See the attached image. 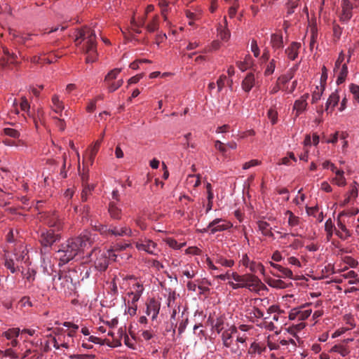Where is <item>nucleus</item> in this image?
I'll return each instance as SVG.
<instances>
[{"label":"nucleus","mask_w":359,"mask_h":359,"mask_svg":"<svg viewBox=\"0 0 359 359\" xmlns=\"http://www.w3.org/2000/svg\"><path fill=\"white\" fill-rule=\"evenodd\" d=\"M95 238V234L85 230L79 236L66 241L57 250L60 262L65 264L76 257H84V251L92 245Z\"/></svg>","instance_id":"obj_1"},{"label":"nucleus","mask_w":359,"mask_h":359,"mask_svg":"<svg viewBox=\"0 0 359 359\" xmlns=\"http://www.w3.org/2000/svg\"><path fill=\"white\" fill-rule=\"evenodd\" d=\"M75 42L80 44L83 42L82 51L86 55L87 63L94 62L97 58L96 34L94 30L89 27H84L77 30Z\"/></svg>","instance_id":"obj_2"},{"label":"nucleus","mask_w":359,"mask_h":359,"mask_svg":"<svg viewBox=\"0 0 359 359\" xmlns=\"http://www.w3.org/2000/svg\"><path fill=\"white\" fill-rule=\"evenodd\" d=\"M77 280V271L74 269L60 271L52 278L53 288L67 296L75 292Z\"/></svg>","instance_id":"obj_3"},{"label":"nucleus","mask_w":359,"mask_h":359,"mask_svg":"<svg viewBox=\"0 0 359 359\" xmlns=\"http://www.w3.org/2000/svg\"><path fill=\"white\" fill-rule=\"evenodd\" d=\"M4 266L11 273L20 271L23 264H29V256L26 248L20 244L13 252H6L4 256Z\"/></svg>","instance_id":"obj_4"},{"label":"nucleus","mask_w":359,"mask_h":359,"mask_svg":"<svg viewBox=\"0 0 359 359\" xmlns=\"http://www.w3.org/2000/svg\"><path fill=\"white\" fill-rule=\"evenodd\" d=\"M94 229L107 238L109 237H132L134 233L131 228L126 224H111L110 226L103 225L99 223L91 224Z\"/></svg>","instance_id":"obj_5"},{"label":"nucleus","mask_w":359,"mask_h":359,"mask_svg":"<svg viewBox=\"0 0 359 359\" xmlns=\"http://www.w3.org/2000/svg\"><path fill=\"white\" fill-rule=\"evenodd\" d=\"M86 257L90 262H94L95 268L99 271H105L108 267L107 253L99 248H95L90 253H86Z\"/></svg>","instance_id":"obj_6"},{"label":"nucleus","mask_w":359,"mask_h":359,"mask_svg":"<svg viewBox=\"0 0 359 359\" xmlns=\"http://www.w3.org/2000/svg\"><path fill=\"white\" fill-rule=\"evenodd\" d=\"M232 226L233 224L230 222L222 218H216L210 222L207 227L202 230V232H209L210 234H215L217 232L228 230Z\"/></svg>","instance_id":"obj_7"},{"label":"nucleus","mask_w":359,"mask_h":359,"mask_svg":"<svg viewBox=\"0 0 359 359\" xmlns=\"http://www.w3.org/2000/svg\"><path fill=\"white\" fill-rule=\"evenodd\" d=\"M135 248L140 251H144L151 255H158L159 250L157 244L152 240L144 238H140L134 242Z\"/></svg>","instance_id":"obj_8"},{"label":"nucleus","mask_w":359,"mask_h":359,"mask_svg":"<svg viewBox=\"0 0 359 359\" xmlns=\"http://www.w3.org/2000/svg\"><path fill=\"white\" fill-rule=\"evenodd\" d=\"M249 337L246 333H240L236 336L235 343H233L231 352L241 357L243 355V352L248 347Z\"/></svg>","instance_id":"obj_9"},{"label":"nucleus","mask_w":359,"mask_h":359,"mask_svg":"<svg viewBox=\"0 0 359 359\" xmlns=\"http://www.w3.org/2000/svg\"><path fill=\"white\" fill-rule=\"evenodd\" d=\"M312 313V309L309 305H304L300 307L292 309L288 316L291 320L304 321L307 319Z\"/></svg>","instance_id":"obj_10"},{"label":"nucleus","mask_w":359,"mask_h":359,"mask_svg":"<svg viewBox=\"0 0 359 359\" xmlns=\"http://www.w3.org/2000/svg\"><path fill=\"white\" fill-rule=\"evenodd\" d=\"M241 265L248 269L249 271L253 273H260L264 275V267L260 263L251 259L247 254H243L240 260Z\"/></svg>","instance_id":"obj_11"},{"label":"nucleus","mask_w":359,"mask_h":359,"mask_svg":"<svg viewBox=\"0 0 359 359\" xmlns=\"http://www.w3.org/2000/svg\"><path fill=\"white\" fill-rule=\"evenodd\" d=\"M270 319L273 321L277 327L280 330L287 323V317L283 311H280L278 306H271L269 309Z\"/></svg>","instance_id":"obj_12"},{"label":"nucleus","mask_w":359,"mask_h":359,"mask_svg":"<svg viewBox=\"0 0 359 359\" xmlns=\"http://www.w3.org/2000/svg\"><path fill=\"white\" fill-rule=\"evenodd\" d=\"M345 215H346V212L344 211L339 213L337 220V228H335L336 235L343 241H345L351 236L350 231L346 226L345 220L342 219Z\"/></svg>","instance_id":"obj_13"},{"label":"nucleus","mask_w":359,"mask_h":359,"mask_svg":"<svg viewBox=\"0 0 359 359\" xmlns=\"http://www.w3.org/2000/svg\"><path fill=\"white\" fill-rule=\"evenodd\" d=\"M244 288H247L251 292L259 293L261 290H265L266 286L256 276L247 275Z\"/></svg>","instance_id":"obj_14"},{"label":"nucleus","mask_w":359,"mask_h":359,"mask_svg":"<svg viewBox=\"0 0 359 359\" xmlns=\"http://www.w3.org/2000/svg\"><path fill=\"white\" fill-rule=\"evenodd\" d=\"M284 219L287 220V226L291 229H294V232L291 233L292 236H301L298 232L297 227L301 224L300 218L295 215L291 210H287L284 212Z\"/></svg>","instance_id":"obj_15"},{"label":"nucleus","mask_w":359,"mask_h":359,"mask_svg":"<svg viewBox=\"0 0 359 359\" xmlns=\"http://www.w3.org/2000/svg\"><path fill=\"white\" fill-rule=\"evenodd\" d=\"M161 309V302L154 298H151L146 304V314L151 317L152 321L156 320Z\"/></svg>","instance_id":"obj_16"},{"label":"nucleus","mask_w":359,"mask_h":359,"mask_svg":"<svg viewBox=\"0 0 359 359\" xmlns=\"http://www.w3.org/2000/svg\"><path fill=\"white\" fill-rule=\"evenodd\" d=\"M59 238V234L55 233L53 230L43 231L41 233L39 241L43 246L49 247Z\"/></svg>","instance_id":"obj_17"},{"label":"nucleus","mask_w":359,"mask_h":359,"mask_svg":"<svg viewBox=\"0 0 359 359\" xmlns=\"http://www.w3.org/2000/svg\"><path fill=\"white\" fill-rule=\"evenodd\" d=\"M259 81L257 80L255 75L249 72L246 74L241 82V88L245 93H250L253 87L258 86Z\"/></svg>","instance_id":"obj_18"},{"label":"nucleus","mask_w":359,"mask_h":359,"mask_svg":"<svg viewBox=\"0 0 359 359\" xmlns=\"http://www.w3.org/2000/svg\"><path fill=\"white\" fill-rule=\"evenodd\" d=\"M309 97V94L305 93L294 101L292 109L296 117L299 116L302 113L306 110L308 105L307 100Z\"/></svg>","instance_id":"obj_19"},{"label":"nucleus","mask_w":359,"mask_h":359,"mask_svg":"<svg viewBox=\"0 0 359 359\" xmlns=\"http://www.w3.org/2000/svg\"><path fill=\"white\" fill-rule=\"evenodd\" d=\"M341 14L340 20L342 22H347L352 18L353 5L348 0H344L341 4Z\"/></svg>","instance_id":"obj_20"},{"label":"nucleus","mask_w":359,"mask_h":359,"mask_svg":"<svg viewBox=\"0 0 359 359\" xmlns=\"http://www.w3.org/2000/svg\"><path fill=\"white\" fill-rule=\"evenodd\" d=\"M238 330L236 327L232 328L231 330L225 331L222 333V339L223 341V344L225 347L231 349V347L233 344V339L238 334Z\"/></svg>","instance_id":"obj_21"},{"label":"nucleus","mask_w":359,"mask_h":359,"mask_svg":"<svg viewBox=\"0 0 359 359\" xmlns=\"http://www.w3.org/2000/svg\"><path fill=\"white\" fill-rule=\"evenodd\" d=\"M46 223L50 227H53L57 231L62 228V222L58 215L55 212L50 214L46 217Z\"/></svg>","instance_id":"obj_22"},{"label":"nucleus","mask_w":359,"mask_h":359,"mask_svg":"<svg viewBox=\"0 0 359 359\" xmlns=\"http://www.w3.org/2000/svg\"><path fill=\"white\" fill-rule=\"evenodd\" d=\"M20 332V330L19 328H11L4 332L3 333V335L8 340H11V345L13 347H15L18 344V341H17L16 338L19 336Z\"/></svg>","instance_id":"obj_23"},{"label":"nucleus","mask_w":359,"mask_h":359,"mask_svg":"<svg viewBox=\"0 0 359 359\" xmlns=\"http://www.w3.org/2000/svg\"><path fill=\"white\" fill-rule=\"evenodd\" d=\"M257 226L259 231L264 236L274 238V235L271 231V227L269 224L264 220L257 222Z\"/></svg>","instance_id":"obj_24"},{"label":"nucleus","mask_w":359,"mask_h":359,"mask_svg":"<svg viewBox=\"0 0 359 359\" xmlns=\"http://www.w3.org/2000/svg\"><path fill=\"white\" fill-rule=\"evenodd\" d=\"M300 47L301 44L299 43L292 42L285 50V53L290 60H294L297 57Z\"/></svg>","instance_id":"obj_25"},{"label":"nucleus","mask_w":359,"mask_h":359,"mask_svg":"<svg viewBox=\"0 0 359 359\" xmlns=\"http://www.w3.org/2000/svg\"><path fill=\"white\" fill-rule=\"evenodd\" d=\"M270 43L275 50L281 49L283 47V39L282 34H272L271 36Z\"/></svg>","instance_id":"obj_26"},{"label":"nucleus","mask_w":359,"mask_h":359,"mask_svg":"<svg viewBox=\"0 0 359 359\" xmlns=\"http://www.w3.org/2000/svg\"><path fill=\"white\" fill-rule=\"evenodd\" d=\"M339 98L340 97L337 91H334L331 93L325 104V111L327 113L330 112L329 110L330 108L332 109L338 104Z\"/></svg>","instance_id":"obj_27"},{"label":"nucleus","mask_w":359,"mask_h":359,"mask_svg":"<svg viewBox=\"0 0 359 359\" xmlns=\"http://www.w3.org/2000/svg\"><path fill=\"white\" fill-rule=\"evenodd\" d=\"M226 19L224 18V25L220 24L217 27V36L223 41H227L230 37V32L226 28Z\"/></svg>","instance_id":"obj_28"},{"label":"nucleus","mask_w":359,"mask_h":359,"mask_svg":"<svg viewBox=\"0 0 359 359\" xmlns=\"http://www.w3.org/2000/svg\"><path fill=\"white\" fill-rule=\"evenodd\" d=\"M214 261L216 264L226 268H231L234 265V261L233 259H226L220 255H216L214 257Z\"/></svg>","instance_id":"obj_29"},{"label":"nucleus","mask_w":359,"mask_h":359,"mask_svg":"<svg viewBox=\"0 0 359 359\" xmlns=\"http://www.w3.org/2000/svg\"><path fill=\"white\" fill-rule=\"evenodd\" d=\"M52 109L56 114H61L65 109L63 102L60 100L57 95H54L52 97Z\"/></svg>","instance_id":"obj_30"},{"label":"nucleus","mask_w":359,"mask_h":359,"mask_svg":"<svg viewBox=\"0 0 359 359\" xmlns=\"http://www.w3.org/2000/svg\"><path fill=\"white\" fill-rule=\"evenodd\" d=\"M109 212L111 217L114 219H120L121 217V210L116 203L111 201L109 205Z\"/></svg>","instance_id":"obj_31"},{"label":"nucleus","mask_w":359,"mask_h":359,"mask_svg":"<svg viewBox=\"0 0 359 359\" xmlns=\"http://www.w3.org/2000/svg\"><path fill=\"white\" fill-rule=\"evenodd\" d=\"M325 87L324 86L320 83V85L316 86L315 88L312 90V98L311 102L313 104L316 103L318 100H320L322 95L324 92Z\"/></svg>","instance_id":"obj_32"},{"label":"nucleus","mask_w":359,"mask_h":359,"mask_svg":"<svg viewBox=\"0 0 359 359\" xmlns=\"http://www.w3.org/2000/svg\"><path fill=\"white\" fill-rule=\"evenodd\" d=\"M347 64L348 63H346V62H344L337 72V78L336 82L338 85L341 84L346 80V78L348 73Z\"/></svg>","instance_id":"obj_33"},{"label":"nucleus","mask_w":359,"mask_h":359,"mask_svg":"<svg viewBox=\"0 0 359 359\" xmlns=\"http://www.w3.org/2000/svg\"><path fill=\"white\" fill-rule=\"evenodd\" d=\"M330 352L337 353L342 357H346L350 353V349L348 346L344 344H339L333 346L330 348Z\"/></svg>","instance_id":"obj_34"},{"label":"nucleus","mask_w":359,"mask_h":359,"mask_svg":"<svg viewBox=\"0 0 359 359\" xmlns=\"http://www.w3.org/2000/svg\"><path fill=\"white\" fill-rule=\"evenodd\" d=\"M276 271L277 273L275 275L277 276L278 277L290 279L293 278V273L292 270L282 265H280L278 269H276Z\"/></svg>","instance_id":"obj_35"},{"label":"nucleus","mask_w":359,"mask_h":359,"mask_svg":"<svg viewBox=\"0 0 359 359\" xmlns=\"http://www.w3.org/2000/svg\"><path fill=\"white\" fill-rule=\"evenodd\" d=\"M21 273L22 277L27 280L28 282H33L35 279L36 271L34 269L28 267L25 269L23 266L19 271Z\"/></svg>","instance_id":"obj_36"},{"label":"nucleus","mask_w":359,"mask_h":359,"mask_svg":"<svg viewBox=\"0 0 359 359\" xmlns=\"http://www.w3.org/2000/svg\"><path fill=\"white\" fill-rule=\"evenodd\" d=\"M341 276L345 279H348L349 284H359V278L354 271H348L341 274Z\"/></svg>","instance_id":"obj_37"},{"label":"nucleus","mask_w":359,"mask_h":359,"mask_svg":"<svg viewBox=\"0 0 359 359\" xmlns=\"http://www.w3.org/2000/svg\"><path fill=\"white\" fill-rule=\"evenodd\" d=\"M94 189H95L94 184H86L83 186V190L81 192L82 201H86L88 200L89 196L91 195Z\"/></svg>","instance_id":"obj_38"},{"label":"nucleus","mask_w":359,"mask_h":359,"mask_svg":"<svg viewBox=\"0 0 359 359\" xmlns=\"http://www.w3.org/2000/svg\"><path fill=\"white\" fill-rule=\"evenodd\" d=\"M146 29L149 32H154L158 28V16L154 15L151 21L146 25Z\"/></svg>","instance_id":"obj_39"},{"label":"nucleus","mask_w":359,"mask_h":359,"mask_svg":"<svg viewBox=\"0 0 359 359\" xmlns=\"http://www.w3.org/2000/svg\"><path fill=\"white\" fill-rule=\"evenodd\" d=\"M349 90L353 96V102L359 104V86L351 83L349 86Z\"/></svg>","instance_id":"obj_40"},{"label":"nucleus","mask_w":359,"mask_h":359,"mask_svg":"<svg viewBox=\"0 0 359 359\" xmlns=\"http://www.w3.org/2000/svg\"><path fill=\"white\" fill-rule=\"evenodd\" d=\"M121 72V68H115V69L111 70L106 75V76L104 78V81L105 82H109V81H114L115 79H117L118 75L120 74Z\"/></svg>","instance_id":"obj_41"},{"label":"nucleus","mask_w":359,"mask_h":359,"mask_svg":"<svg viewBox=\"0 0 359 359\" xmlns=\"http://www.w3.org/2000/svg\"><path fill=\"white\" fill-rule=\"evenodd\" d=\"M107 83V88L110 93L114 92L119 88L123 83V79H118L116 81H112Z\"/></svg>","instance_id":"obj_42"},{"label":"nucleus","mask_w":359,"mask_h":359,"mask_svg":"<svg viewBox=\"0 0 359 359\" xmlns=\"http://www.w3.org/2000/svg\"><path fill=\"white\" fill-rule=\"evenodd\" d=\"M165 242L169 247L175 250H180L186 245L185 243H178L176 240L172 238L165 239Z\"/></svg>","instance_id":"obj_43"},{"label":"nucleus","mask_w":359,"mask_h":359,"mask_svg":"<svg viewBox=\"0 0 359 359\" xmlns=\"http://www.w3.org/2000/svg\"><path fill=\"white\" fill-rule=\"evenodd\" d=\"M221 46L220 42L219 41L215 40L213 41L210 45L205 48H203L200 53H208L212 51H215L218 50Z\"/></svg>","instance_id":"obj_44"},{"label":"nucleus","mask_w":359,"mask_h":359,"mask_svg":"<svg viewBox=\"0 0 359 359\" xmlns=\"http://www.w3.org/2000/svg\"><path fill=\"white\" fill-rule=\"evenodd\" d=\"M3 53L4 55V60H6L7 62L14 63L16 62L17 55L15 53H10L7 48H4Z\"/></svg>","instance_id":"obj_45"},{"label":"nucleus","mask_w":359,"mask_h":359,"mask_svg":"<svg viewBox=\"0 0 359 359\" xmlns=\"http://www.w3.org/2000/svg\"><path fill=\"white\" fill-rule=\"evenodd\" d=\"M269 319H270V317H264V321L263 323L264 327L270 331H275L278 333L279 329L277 327V325H276L273 321H269Z\"/></svg>","instance_id":"obj_46"},{"label":"nucleus","mask_w":359,"mask_h":359,"mask_svg":"<svg viewBox=\"0 0 359 359\" xmlns=\"http://www.w3.org/2000/svg\"><path fill=\"white\" fill-rule=\"evenodd\" d=\"M1 355H0V357H1V359H6V358H9L11 359H16L18 358L17 354L11 348L1 351Z\"/></svg>","instance_id":"obj_47"},{"label":"nucleus","mask_w":359,"mask_h":359,"mask_svg":"<svg viewBox=\"0 0 359 359\" xmlns=\"http://www.w3.org/2000/svg\"><path fill=\"white\" fill-rule=\"evenodd\" d=\"M20 100H21V101L20 103V107L21 110L22 111H24L25 113L29 114L30 105L27 101V99L26 98V97L22 96Z\"/></svg>","instance_id":"obj_48"},{"label":"nucleus","mask_w":359,"mask_h":359,"mask_svg":"<svg viewBox=\"0 0 359 359\" xmlns=\"http://www.w3.org/2000/svg\"><path fill=\"white\" fill-rule=\"evenodd\" d=\"M250 50L255 57L258 58L260 56V49L256 40L252 39L250 43Z\"/></svg>","instance_id":"obj_49"},{"label":"nucleus","mask_w":359,"mask_h":359,"mask_svg":"<svg viewBox=\"0 0 359 359\" xmlns=\"http://www.w3.org/2000/svg\"><path fill=\"white\" fill-rule=\"evenodd\" d=\"M276 68V61L274 59H272L269 61V62L266 65L265 70H264V75L265 76H269L271 75L275 70Z\"/></svg>","instance_id":"obj_50"},{"label":"nucleus","mask_w":359,"mask_h":359,"mask_svg":"<svg viewBox=\"0 0 359 359\" xmlns=\"http://www.w3.org/2000/svg\"><path fill=\"white\" fill-rule=\"evenodd\" d=\"M286 261H287V264H288L292 266H294L297 268L302 267L300 260L298 258H297L296 257L290 256L287 258Z\"/></svg>","instance_id":"obj_51"},{"label":"nucleus","mask_w":359,"mask_h":359,"mask_svg":"<svg viewBox=\"0 0 359 359\" xmlns=\"http://www.w3.org/2000/svg\"><path fill=\"white\" fill-rule=\"evenodd\" d=\"M250 65H251V62H250V55L246 57V58H245L244 62H237L238 67L242 72H244L246 69H248L250 67Z\"/></svg>","instance_id":"obj_52"},{"label":"nucleus","mask_w":359,"mask_h":359,"mask_svg":"<svg viewBox=\"0 0 359 359\" xmlns=\"http://www.w3.org/2000/svg\"><path fill=\"white\" fill-rule=\"evenodd\" d=\"M146 19H147V14L144 13V15L140 17L137 20L133 18L131 20V24L132 25H134L136 27H144L145 26V22H146Z\"/></svg>","instance_id":"obj_53"},{"label":"nucleus","mask_w":359,"mask_h":359,"mask_svg":"<svg viewBox=\"0 0 359 359\" xmlns=\"http://www.w3.org/2000/svg\"><path fill=\"white\" fill-rule=\"evenodd\" d=\"M293 78V74L292 72H287V74L280 76L278 79V83L285 85L288 83Z\"/></svg>","instance_id":"obj_54"},{"label":"nucleus","mask_w":359,"mask_h":359,"mask_svg":"<svg viewBox=\"0 0 359 359\" xmlns=\"http://www.w3.org/2000/svg\"><path fill=\"white\" fill-rule=\"evenodd\" d=\"M332 182L339 187H344L346 184V180L344 176H337L332 179Z\"/></svg>","instance_id":"obj_55"},{"label":"nucleus","mask_w":359,"mask_h":359,"mask_svg":"<svg viewBox=\"0 0 359 359\" xmlns=\"http://www.w3.org/2000/svg\"><path fill=\"white\" fill-rule=\"evenodd\" d=\"M231 275V278H232L236 283H243V285L245 284L247 275L241 276L236 272H232Z\"/></svg>","instance_id":"obj_56"},{"label":"nucleus","mask_w":359,"mask_h":359,"mask_svg":"<svg viewBox=\"0 0 359 359\" xmlns=\"http://www.w3.org/2000/svg\"><path fill=\"white\" fill-rule=\"evenodd\" d=\"M268 118L273 125L276 124L278 121V113L274 109H270L267 113Z\"/></svg>","instance_id":"obj_57"},{"label":"nucleus","mask_w":359,"mask_h":359,"mask_svg":"<svg viewBox=\"0 0 359 359\" xmlns=\"http://www.w3.org/2000/svg\"><path fill=\"white\" fill-rule=\"evenodd\" d=\"M348 134L346 132H341L339 134V139L342 140V151L344 152L348 146V141L346 138L348 137Z\"/></svg>","instance_id":"obj_58"},{"label":"nucleus","mask_w":359,"mask_h":359,"mask_svg":"<svg viewBox=\"0 0 359 359\" xmlns=\"http://www.w3.org/2000/svg\"><path fill=\"white\" fill-rule=\"evenodd\" d=\"M131 291L137 294L142 295L144 292V287L140 283H136L133 285Z\"/></svg>","instance_id":"obj_59"},{"label":"nucleus","mask_w":359,"mask_h":359,"mask_svg":"<svg viewBox=\"0 0 359 359\" xmlns=\"http://www.w3.org/2000/svg\"><path fill=\"white\" fill-rule=\"evenodd\" d=\"M311 39H310V46L311 48H313L314 44L317 41L318 32L316 27H312L311 29Z\"/></svg>","instance_id":"obj_60"},{"label":"nucleus","mask_w":359,"mask_h":359,"mask_svg":"<svg viewBox=\"0 0 359 359\" xmlns=\"http://www.w3.org/2000/svg\"><path fill=\"white\" fill-rule=\"evenodd\" d=\"M4 132L5 135L13 138H18L20 136L19 132L13 128H4Z\"/></svg>","instance_id":"obj_61"},{"label":"nucleus","mask_w":359,"mask_h":359,"mask_svg":"<svg viewBox=\"0 0 359 359\" xmlns=\"http://www.w3.org/2000/svg\"><path fill=\"white\" fill-rule=\"evenodd\" d=\"M226 76L225 75H221L217 81V92H220L225 85Z\"/></svg>","instance_id":"obj_62"},{"label":"nucleus","mask_w":359,"mask_h":359,"mask_svg":"<svg viewBox=\"0 0 359 359\" xmlns=\"http://www.w3.org/2000/svg\"><path fill=\"white\" fill-rule=\"evenodd\" d=\"M140 332H141V337L146 341L150 340L154 337V333L151 330H140Z\"/></svg>","instance_id":"obj_63"},{"label":"nucleus","mask_w":359,"mask_h":359,"mask_svg":"<svg viewBox=\"0 0 359 359\" xmlns=\"http://www.w3.org/2000/svg\"><path fill=\"white\" fill-rule=\"evenodd\" d=\"M306 212L309 216H311L313 217H317V214L318 212V207L314 206V207H306Z\"/></svg>","instance_id":"obj_64"}]
</instances>
